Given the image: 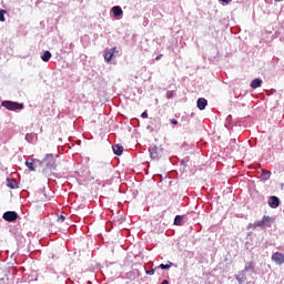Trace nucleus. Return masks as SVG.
Returning a JSON list of instances; mask_svg holds the SVG:
<instances>
[{
	"label": "nucleus",
	"mask_w": 284,
	"mask_h": 284,
	"mask_svg": "<svg viewBox=\"0 0 284 284\" xmlns=\"http://www.w3.org/2000/svg\"><path fill=\"white\" fill-rule=\"evenodd\" d=\"M1 106L6 110H9V112H20L26 108V105L21 102H14L12 100H3L1 102Z\"/></svg>",
	"instance_id": "obj_1"
},
{
	"label": "nucleus",
	"mask_w": 284,
	"mask_h": 284,
	"mask_svg": "<svg viewBox=\"0 0 284 284\" xmlns=\"http://www.w3.org/2000/svg\"><path fill=\"white\" fill-rule=\"evenodd\" d=\"M40 165H44L47 170H57V158H54V154L49 153L40 161Z\"/></svg>",
	"instance_id": "obj_2"
},
{
	"label": "nucleus",
	"mask_w": 284,
	"mask_h": 284,
	"mask_svg": "<svg viewBox=\"0 0 284 284\" xmlns=\"http://www.w3.org/2000/svg\"><path fill=\"white\" fill-rule=\"evenodd\" d=\"M150 156L153 161H159L163 156V146H150L149 148Z\"/></svg>",
	"instance_id": "obj_3"
},
{
	"label": "nucleus",
	"mask_w": 284,
	"mask_h": 284,
	"mask_svg": "<svg viewBox=\"0 0 284 284\" xmlns=\"http://www.w3.org/2000/svg\"><path fill=\"white\" fill-rule=\"evenodd\" d=\"M272 223H274V219L265 215L261 222H257L255 224H250L248 229L250 227H263V225H265L266 227H270L272 225Z\"/></svg>",
	"instance_id": "obj_4"
},
{
	"label": "nucleus",
	"mask_w": 284,
	"mask_h": 284,
	"mask_svg": "<svg viewBox=\"0 0 284 284\" xmlns=\"http://www.w3.org/2000/svg\"><path fill=\"white\" fill-rule=\"evenodd\" d=\"M146 130H149L150 132H156L161 130V119L155 118L151 120L150 125H148Z\"/></svg>",
	"instance_id": "obj_5"
},
{
	"label": "nucleus",
	"mask_w": 284,
	"mask_h": 284,
	"mask_svg": "<svg viewBox=\"0 0 284 284\" xmlns=\"http://www.w3.org/2000/svg\"><path fill=\"white\" fill-rule=\"evenodd\" d=\"M271 258L273 263H276V265H283L284 263V254L281 252H275Z\"/></svg>",
	"instance_id": "obj_6"
},
{
	"label": "nucleus",
	"mask_w": 284,
	"mask_h": 284,
	"mask_svg": "<svg viewBox=\"0 0 284 284\" xmlns=\"http://www.w3.org/2000/svg\"><path fill=\"white\" fill-rule=\"evenodd\" d=\"M268 205L273 210H276V207H278V205H281V199H278V196H276V195L271 196L268 199Z\"/></svg>",
	"instance_id": "obj_7"
},
{
	"label": "nucleus",
	"mask_w": 284,
	"mask_h": 284,
	"mask_svg": "<svg viewBox=\"0 0 284 284\" xmlns=\"http://www.w3.org/2000/svg\"><path fill=\"white\" fill-rule=\"evenodd\" d=\"M114 50H116V47H112L111 49H106L104 51V60L106 63H110L112 61V58L114 57Z\"/></svg>",
	"instance_id": "obj_8"
},
{
	"label": "nucleus",
	"mask_w": 284,
	"mask_h": 284,
	"mask_svg": "<svg viewBox=\"0 0 284 284\" xmlns=\"http://www.w3.org/2000/svg\"><path fill=\"white\" fill-rule=\"evenodd\" d=\"M111 12L113 13V17H115L116 19L123 17V9L120 6L112 7Z\"/></svg>",
	"instance_id": "obj_9"
},
{
	"label": "nucleus",
	"mask_w": 284,
	"mask_h": 284,
	"mask_svg": "<svg viewBox=\"0 0 284 284\" xmlns=\"http://www.w3.org/2000/svg\"><path fill=\"white\" fill-rule=\"evenodd\" d=\"M197 110H205L207 108V99L205 98H199L196 101Z\"/></svg>",
	"instance_id": "obj_10"
},
{
	"label": "nucleus",
	"mask_w": 284,
	"mask_h": 284,
	"mask_svg": "<svg viewBox=\"0 0 284 284\" xmlns=\"http://www.w3.org/2000/svg\"><path fill=\"white\" fill-rule=\"evenodd\" d=\"M34 163H40L39 160H26V166L30 172H37V169L34 168Z\"/></svg>",
	"instance_id": "obj_11"
},
{
	"label": "nucleus",
	"mask_w": 284,
	"mask_h": 284,
	"mask_svg": "<svg viewBox=\"0 0 284 284\" xmlns=\"http://www.w3.org/2000/svg\"><path fill=\"white\" fill-rule=\"evenodd\" d=\"M7 186H9L10 190H17V187H19V184L17 183V180L7 178Z\"/></svg>",
	"instance_id": "obj_12"
},
{
	"label": "nucleus",
	"mask_w": 284,
	"mask_h": 284,
	"mask_svg": "<svg viewBox=\"0 0 284 284\" xmlns=\"http://www.w3.org/2000/svg\"><path fill=\"white\" fill-rule=\"evenodd\" d=\"M24 139L28 143H37L38 136L37 133H27Z\"/></svg>",
	"instance_id": "obj_13"
},
{
	"label": "nucleus",
	"mask_w": 284,
	"mask_h": 284,
	"mask_svg": "<svg viewBox=\"0 0 284 284\" xmlns=\"http://www.w3.org/2000/svg\"><path fill=\"white\" fill-rule=\"evenodd\" d=\"M2 219H4V221H8L9 223H12L14 221H17V219H19L18 214H3Z\"/></svg>",
	"instance_id": "obj_14"
},
{
	"label": "nucleus",
	"mask_w": 284,
	"mask_h": 284,
	"mask_svg": "<svg viewBox=\"0 0 284 284\" xmlns=\"http://www.w3.org/2000/svg\"><path fill=\"white\" fill-rule=\"evenodd\" d=\"M112 150H113V153L116 155V156H121V154H123V145L121 144H115L112 146Z\"/></svg>",
	"instance_id": "obj_15"
},
{
	"label": "nucleus",
	"mask_w": 284,
	"mask_h": 284,
	"mask_svg": "<svg viewBox=\"0 0 284 284\" xmlns=\"http://www.w3.org/2000/svg\"><path fill=\"white\" fill-rule=\"evenodd\" d=\"M261 85H263V80L262 79H254L252 82H251V88L253 90H256V88H261Z\"/></svg>",
	"instance_id": "obj_16"
},
{
	"label": "nucleus",
	"mask_w": 284,
	"mask_h": 284,
	"mask_svg": "<svg viewBox=\"0 0 284 284\" xmlns=\"http://www.w3.org/2000/svg\"><path fill=\"white\" fill-rule=\"evenodd\" d=\"M185 216L184 215H176L174 219V225H184Z\"/></svg>",
	"instance_id": "obj_17"
},
{
	"label": "nucleus",
	"mask_w": 284,
	"mask_h": 284,
	"mask_svg": "<svg viewBox=\"0 0 284 284\" xmlns=\"http://www.w3.org/2000/svg\"><path fill=\"white\" fill-rule=\"evenodd\" d=\"M41 59L44 63H48L50 59H52V53L50 51H44L43 54L41 55Z\"/></svg>",
	"instance_id": "obj_18"
},
{
	"label": "nucleus",
	"mask_w": 284,
	"mask_h": 284,
	"mask_svg": "<svg viewBox=\"0 0 284 284\" xmlns=\"http://www.w3.org/2000/svg\"><path fill=\"white\" fill-rule=\"evenodd\" d=\"M271 176H272V172L265 171V170L262 171V174H261L262 181H270Z\"/></svg>",
	"instance_id": "obj_19"
},
{
	"label": "nucleus",
	"mask_w": 284,
	"mask_h": 284,
	"mask_svg": "<svg viewBox=\"0 0 284 284\" xmlns=\"http://www.w3.org/2000/svg\"><path fill=\"white\" fill-rule=\"evenodd\" d=\"M114 223H123L125 221V215L123 214H120V215H116L114 219H113Z\"/></svg>",
	"instance_id": "obj_20"
},
{
	"label": "nucleus",
	"mask_w": 284,
	"mask_h": 284,
	"mask_svg": "<svg viewBox=\"0 0 284 284\" xmlns=\"http://www.w3.org/2000/svg\"><path fill=\"white\" fill-rule=\"evenodd\" d=\"M173 263L169 262V264H160V270H170V267H172Z\"/></svg>",
	"instance_id": "obj_21"
},
{
	"label": "nucleus",
	"mask_w": 284,
	"mask_h": 284,
	"mask_svg": "<svg viewBox=\"0 0 284 284\" xmlns=\"http://www.w3.org/2000/svg\"><path fill=\"white\" fill-rule=\"evenodd\" d=\"M6 12H8V11L0 9V21L1 22L6 21Z\"/></svg>",
	"instance_id": "obj_22"
},
{
	"label": "nucleus",
	"mask_w": 284,
	"mask_h": 284,
	"mask_svg": "<svg viewBox=\"0 0 284 284\" xmlns=\"http://www.w3.org/2000/svg\"><path fill=\"white\" fill-rule=\"evenodd\" d=\"M236 281L240 283V284H242V283H245V275H236Z\"/></svg>",
	"instance_id": "obj_23"
},
{
	"label": "nucleus",
	"mask_w": 284,
	"mask_h": 284,
	"mask_svg": "<svg viewBox=\"0 0 284 284\" xmlns=\"http://www.w3.org/2000/svg\"><path fill=\"white\" fill-rule=\"evenodd\" d=\"M175 93H176V91H174V90L168 91L166 92V99H173Z\"/></svg>",
	"instance_id": "obj_24"
},
{
	"label": "nucleus",
	"mask_w": 284,
	"mask_h": 284,
	"mask_svg": "<svg viewBox=\"0 0 284 284\" xmlns=\"http://www.w3.org/2000/svg\"><path fill=\"white\" fill-rule=\"evenodd\" d=\"M156 270H159L158 266L155 268H153V270L145 271V274H148L149 276H154V272H156Z\"/></svg>",
	"instance_id": "obj_25"
},
{
	"label": "nucleus",
	"mask_w": 284,
	"mask_h": 284,
	"mask_svg": "<svg viewBox=\"0 0 284 284\" xmlns=\"http://www.w3.org/2000/svg\"><path fill=\"white\" fill-rule=\"evenodd\" d=\"M57 221H58V223H63L65 221V216L64 215H57Z\"/></svg>",
	"instance_id": "obj_26"
},
{
	"label": "nucleus",
	"mask_w": 284,
	"mask_h": 284,
	"mask_svg": "<svg viewBox=\"0 0 284 284\" xmlns=\"http://www.w3.org/2000/svg\"><path fill=\"white\" fill-rule=\"evenodd\" d=\"M221 3H225V6H230L232 3V0H219Z\"/></svg>",
	"instance_id": "obj_27"
},
{
	"label": "nucleus",
	"mask_w": 284,
	"mask_h": 284,
	"mask_svg": "<svg viewBox=\"0 0 284 284\" xmlns=\"http://www.w3.org/2000/svg\"><path fill=\"white\" fill-rule=\"evenodd\" d=\"M180 163H181V165H183L184 168H187V160H181Z\"/></svg>",
	"instance_id": "obj_28"
},
{
	"label": "nucleus",
	"mask_w": 284,
	"mask_h": 284,
	"mask_svg": "<svg viewBox=\"0 0 284 284\" xmlns=\"http://www.w3.org/2000/svg\"><path fill=\"white\" fill-rule=\"evenodd\" d=\"M226 123H232V114H229V115L226 116Z\"/></svg>",
	"instance_id": "obj_29"
},
{
	"label": "nucleus",
	"mask_w": 284,
	"mask_h": 284,
	"mask_svg": "<svg viewBox=\"0 0 284 284\" xmlns=\"http://www.w3.org/2000/svg\"><path fill=\"white\" fill-rule=\"evenodd\" d=\"M171 123H172V125H179V120L172 119V120H171Z\"/></svg>",
	"instance_id": "obj_30"
},
{
	"label": "nucleus",
	"mask_w": 284,
	"mask_h": 284,
	"mask_svg": "<svg viewBox=\"0 0 284 284\" xmlns=\"http://www.w3.org/2000/svg\"><path fill=\"white\" fill-rule=\"evenodd\" d=\"M141 118L142 119H148V111L142 112Z\"/></svg>",
	"instance_id": "obj_31"
},
{
	"label": "nucleus",
	"mask_w": 284,
	"mask_h": 284,
	"mask_svg": "<svg viewBox=\"0 0 284 284\" xmlns=\"http://www.w3.org/2000/svg\"><path fill=\"white\" fill-rule=\"evenodd\" d=\"M225 128L227 129V130H231L232 129V124H230V122H225Z\"/></svg>",
	"instance_id": "obj_32"
},
{
	"label": "nucleus",
	"mask_w": 284,
	"mask_h": 284,
	"mask_svg": "<svg viewBox=\"0 0 284 284\" xmlns=\"http://www.w3.org/2000/svg\"><path fill=\"white\" fill-rule=\"evenodd\" d=\"M161 59H163V54H159L155 57V61H161Z\"/></svg>",
	"instance_id": "obj_33"
},
{
	"label": "nucleus",
	"mask_w": 284,
	"mask_h": 284,
	"mask_svg": "<svg viewBox=\"0 0 284 284\" xmlns=\"http://www.w3.org/2000/svg\"><path fill=\"white\" fill-rule=\"evenodd\" d=\"M3 214H17L16 211H4Z\"/></svg>",
	"instance_id": "obj_34"
},
{
	"label": "nucleus",
	"mask_w": 284,
	"mask_h": 284,
	"mask_svg": "<svg viewBox=\"0 0 284 284\" xmlns=\"http://www.w3.org/2000/svg\"><path fill=\"white\" fill-rule=\"evenodd\" d=\"M161 284H170L168 280H163Z\"/></svg>",
	"instance_id": "obj_35"
},
{
	"label": "nucleus",
	"mask_w": 284,
	"mask_h": 284,
	"mask_svg": "<svg viewBox=\"0 0 284 284\" xmlns=\"http://www.w3.org/2000/svg\"><path fill=\"white\" fill-rule=\"evenodd\" d=\"M146 201H152V195H149V196L146 197Z\"/></svg>",
	"instance_id": "obj_36"
},
{
	"label": "nucleus",
	"mask_w": 284,
	"mask_h": 284,
	"mask_svg": "<svg viewBox=\"0 0 284 284\" xmlns=\"http://www.w3.org/2000/svg\"><path fill=\"white\" fill-rule=\"evenodd\" d=\"M114 54H119V51H118V50H114Z\"/></svg>",
	"instance_id": "obj_37"
}]
</instances>
